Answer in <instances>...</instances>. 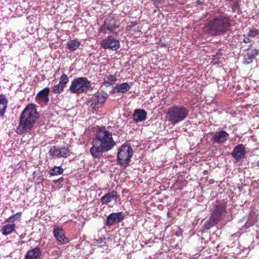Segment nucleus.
I'll list each match as a JSON object with an SVG mask.
<instances>
[{
  "mask_svg": "<svg viewBox=\"0 0 259 259\" xmlns=\"http://www.w3.org/2000/svg\"><path fill=\"white\" fill-rule=\"evenodd\" d=\"M115 145L112 133L107 130L105 126L101 127L93 139L90 153L94 158L100 159L103 157V152L111 150Z\"/></svg>",
  "mask_w": 259,
  "mask_h": 259,
  "instance_id": "1",
  "label": "nucleus"
},
{
  "mask_svg": "<svg viewBox=\"0 0 259 259\" xmlns=\"http://www.w3.org/2000/svg\"><path fill=\"white\" fill-rule=\"evenodd\" d=\"M38 117L36 105L33 103L27 105L20 115L19 124L16 131L17 133L21 135L30 132Z\"/></svg>",
  "mask_w": 259,
  "mask_h": 259,
  "instance_id": "2",
  "label": "nucleus"
},
{
  "mask_svg": "<svg viewBox=\"0 0 259 259\" xmlns=\"http://www.w3.org/2000/svg\"><path fill=\"white\" fill-rule=\"evenodd\" d=\"M231 20L227 14L215 16L208 22L206 28L208 33L213 36L224 34L231 27Z\"/></svg>",
  "mask_w": 259,
  "mask_h": 259,
  "instance_id": "3",
  "label": "nucleus"
},
{
  "mask_svg": "<svg viewBox=\"0 0 259 259\" xmlns=\"http://www.w3.org/2000/svg\"><path fill=\"white\" fill-rule=\"evenodd\" d=\"M189 114V110L181 105H174L168 109L166 117L173 125L184 120Z\"/></svg>",
  "mask_w": 259,
  "mask_h": 259,
  "instance_id": "4",
  "label": "nucleus"
},
{
  "mask_svg": "<svg viewBox=\"0 0 259 259\" xmlns=\"http://www.w3.org/2000/svg\"><path fill=\"white\" fill-rule=\"evenodd\" d=\"M91 86V81L84 77H80L74 79L69 87L71 93L80 94L87 92Z\"/></svg>",
  "mask_w": 259,
  "mask_h": 259,
  "instance_id": "5",
  "label": "nucleus"
},
{
  "mask_svg": "<svg viewBox=\"0 0 259 259\" xmlns=\"http://www.w3.org/2000/svg\"><path fill=\"white\" fill-rule=\"evenodd\" d=\"M133 155V150L130 145H123L119 149L117 160L119 164L127 165Z\"/></svg>",
  "mask_w": 259,
  "mask_h": 259,
  "instance_id": "6",
  "label": "nucleus"
},
{
  "mask_svg": "<svg viewBox=\"0 0 259 259\" xmlns=\"http://www.w3.org/2000/svg\"><path fill=\"white\" fill-rule=\"evenodd\" d=\"M108 97V95L106 92H96L88 101V104L92 109H99L103 106Z\"/></svg>",
  "mask_w": 259,
  "mask_h": 259,
  "instance_id": "7",
  "label": "nucleus"
},
{
  "mask_svg": "<svg viewBox=\"0 0 259 259\" xmlns=\"http://www.w3.org/2000/svg\"><path fill=\"white\" fill-rule=\"evenodd\" d=\"M119 26L115 19L109 17L106 18L104 24L99 28V32L104 34L112 33Z\"/></svg>",
  "mask_w": 259,
  "mask_h": 259,
  "instance_id": "8",
  "label": "nucleus"
},
{
  "mask_svg": "<svg viewBox=\"0 0 259 259\" xmlns=\"http://www.w3.org/2000/svg\"><path fill=\"white\" fill-rule=\"evenodd\" d=\"M226 204L219 203L213 206V210L210 213V217L212 219L219 223L222 219V215L226 213Z\"/></svg>",
  "mask_w": 259,
  "mask_h": 259,
  "instance_id": "9",
  "label": "nucleus"
},
{
  "mask_svg": "<svg viewBox=\"0 0 259 259\" xmlns=\"http://www.w3.org/2000/svg\"><path fill=\"white\" fill-rule=\"evenodd\" d=\"M101 46L102 48L105 49L117 51L120 48V42L118 40L113 36H109L102 41Z\"/></svg>",
  "mask_w": 259,
  "mask_h": 259,
  "instance_id": "10",
  "label": "nucleus"
},
{
  "mask_svg": "<svg viewBox=\"0 0 259 259\" xmlns=\"http://www.w3.org/2000/svg\"><path fill=\"white\" fill-rule=\"evenodd\" d=\"M124 213L122 211L111 213L107 217L106 225L111 226L115 223H120L124 219Z\"/></svg>",
  "mask_w": 259,
  "mask_h": 259,
  "instance_id": "11",
  "label": "nucleus"
},
{
  "mask_svg": "<svg viewBox=\"0 0 259 259\" xmlns=\"http://www.w3.org/2000/svg\"><path fill=\"white\" fill-rule=\"evenodd\" d=\"M246 154V151L245 146L242 144H239L236 146L232 152V157L237 161L244 158Z\"/></svg>",
  "mask_w": 259,
  "mask_h": 259,
  "instance_id": "12",
  "label": "nucleus"
},
{
  "mask_svg": "<svg viewBox=\"0 0 259 259\" xmlns=\"http://www.w3.org/2000/svg\"><path fill=\"white\" fill-rule=\"evenodd\" d=\"M212 135L210 141L217 144L224 143L227 140L229 136L228 133L223 130L215 132Z\"/></svg>",
  "mask_w": 259,
  "mask_h": 259,
  "instance_id": "13",
  "label": "nucleus"
},
{
  "mask_svg": "<svg viewBox=\"0 0 259 259\" xmlns=\"http://www.w3.org/2000/svg\"><path fill=\"white\" fill-rule=\"evenodd\" d=\"M53 235L56 240L62 244H67L69 241L65 237L63 230L61 227L57 226L54 228Z\"/></svg>",
  "mask_w": 259,
  "mask_h": 259,
  "instance_id": "14",
  "label": "nucleus"
},
{
  "mask_svg": "<svg viewBox=\"0 0 259 259\" xmlns=\"http://www.w3.org/2000/svg\"><path fill=\"white\" fill-rule=\"evenodd\" d=\"M118 197L116 191H112L110 192L105 194L101 198V201L103 204H107L109 202L115 200Z\"/></svg>",
  "mask_w": 259,
  "mask_h": 259,
  "instance_id": "15",
  "label": "nucleus"
},
{
  "mask_svg": "<svg viewBox=\"0 0 259 259\" xmlns=\"http://www.w3.org/2000/svg\"><path fill=\"white\" fill-rule=\"evenodd\" d=\"M41 254V251L40 248L36 246L27 252L24 259H40Z\"/></svg>",
  "mask_w": 259,
  "mask_h": 259,
  "instance_id": "16",
  "label": "nucleus"
},
{
  "mask_svg": "<svg viewBox=\"0 0 259 259\" xmlns=\"http://www.w3.org/2000/svg\"><path fill=\"white\" fill-rule=\"evenodd\" d=\"M146 117L147 112L144 109H136L133 114L134 120L136 122L145 120Z\"/></svg>",
  "mask_w": 259,
  "mask_h": 259,
  "instance_id": "17",
  "label": "nucleus"
},
{
  "mask_svg": "<svg viewBox=\"0 0 259 259\" xmlns=\"http://www.w3.org/2000/svg\"><path fill=\"white\" fill-rule=\"evenodd\" d=\"M50 89L46 88L38 92L36 96V100H40L45 103H48L49 101V95Z\"/></svg>",
  "mask_w": 259,
  "mask_h": 259,
  "instance_id": "18",
  "label": "nucleus"
},
{
  "mask_svg": "<svg viewBox=\"0 0 259 259\" xmlns=\"http://www.w3.org/2000/svg\"><path fill=\"white\" fill-rule=\"evenodd\" d=\"M8 101L3 94L0 95V117H4L8 107Z\"/></svg>",
  "mask_w": 259,
  "mask_h": 259,
  "instance_id": "19",
  "label": "nucleus"
},
{
  "mask_svg": "<svg viewBox=\"0 0 259 259\" xmlns=\"http://www.w3.org/2000/svg\"><path fill=\"white\" fill-rule=\"evenodd\" d=\"M131 89V85L127 82H124L116 85L115 88V92L117 93H125Z\"/></svg>",
  "mask_w": 259,
  "mask_h": 259,
  "instance_id": "20",
  "label": "nucleus"
},
{
  "mask_svg": "<svg viewBox=\"0 0 259 259\" xmlns=\"http://www.w3.org/2000/svg\"><path fill=\"white\" fill-rule=\"evenodd\" d=\"M16 225L14 223L8 224L2 227L1 231L3 235H8L11 234L15 229Z\"/></svg>",
  "mask_w": 259,
  "mask_h": 259,
  "instance_id": "21",
  "label": "nucleus"
},
{
  "mask_svg": "<svg viewBox=\"0 0 259 259\" xmlns=\"http://www.w3.org/2000/svg\"><path fill=\"white\" fill-rule=\"evenodd\" d=\"M80 45V42L77 39H74L68 42L67 48L70 51H74L78 48Z\"/></svg>",
  "mask_w": 259,
  "mask_h": 259,
  "instance_id": "22",
  "label": "nucleus"
},
{
  "mask_svg": "<svg viewBox=\"0 0 259 259\" xmlns=\"http://www.w3.org/2000/svg\"><path fill=\"white\" fill-rule=\"evenodd\" d=\"M117 80V79L115 75L110 74L104 78L103 83L106 86H109L113 84Z\"/></svg>",
  "mask_w": 259,
  "mask_h": 259,
  "instance_id": "23",
  "label": "nucleus"
},
{
  "mask_svg": "<svg viewBox=\"0 0 259 259\" xmlns=\"http://www.w3.org/2000/svg\"><path fill=\"white\" fill-rule=\"evenodd\" d=\"M59 150L60 148H57L56 146H52L49 151V156H51L52 157H56L57 158H60Z\"/></svg>",
  "mask_w": 259,
  "mask_h": 259,
  "instance_id": "24",
  "label": "nucleus"
},
{
  "mask_svg": "<svg viewBox=\"0 0 259 259\" xmlns=\"http://www.w3.org/2000/svg\"><path fill=\"white\" fill-rule=\"evenodd\" d=\"M63 171L64 169L61 166H55L49 170V173L51 176H53L62 174Z\"/></svg>",
  "mask_w": 259,
  "mask_h": 259,
  "instance_id": "25",
  "label": "nucleus"
},
{
  "mask_svg": "<svg viewBox=\"0 0 259 259\" xmlns=\"http://www.w3.org/2000/svg\"><path fill=\"white\" fill-rule=\"evenodd\" d=\"M59 151H60V158L61 157L67 158L70 155V150L69 149L68 147H61L60 148Z\"/></svg>",
  "mask_w": 259,
  "mask_h": 259,
  "instance_id": "26",
  "label": "nucleus"
},
{
  "mask_svg": "<svg viewBox=\"0 0 259 259\" xmlns=\"http://www.w3.org/2000/svg\"><path fill=\"white\" fill-rule=\"evenodd\" d=\"M222 50L221 49L219 50L217 53L215 55H213L212 56V62H213V63L214 64H219L221 62L220 59L222 56Z\"/></svg>",
  "mask_w": 259,
  "mask_h": 259,
  "instance_id": "27",
  "label": "nucleus"
},
{
  "mask_svg": "<svg viewBox=\"0 0 259 259\" xmlns=\"http://www.w3.org/2000/svg\"><path fill=\"white\" fill-rule=\"evenodd\" d=\"M21 214L22 212H18L15 214L12 215L6 220V222L13 223L14 221L20 220Z\"/></svg>",
  "mask_w": 259,
  "mask_h": 259,
  "instance_id": "28",
  "label": "nucleus"
},
{
  "mask_svg": "<svg viewBox=\"0 0 259 259\" xmlns=\"http://www.w3.org/2000/svg\"><path fill=\"white\" fill-rule=\"evenodd\" d=\"M218 223L214 221L211 217H209V219L205 222L204 226L205 229H209Z\"/></svg>",
  "mask_w": 259,
  "mask_h": 259,
  "instance_id": "29",
  "label": "nucleus"
},
{
  "mask_svg": "<svg viewBox=\"0 0 259 259\" xmlns=\"http://www.w3.org/2000/svg\"><path fill=\"white\" fill-rule=\"evenodd\" d=\"M69 82V78L67 76V75L66 74H63L59 78V83L61 85L63 86L64 87H66V84Z\"/></svg>",
  "mask_w": 259,
  "mask_h": 259,
  "instance_id": "30",
  "label": "nucleus"
},
{
  "mask_svg": "<svg viewBox=\"0 0 259 259\" xmlns=\"http://www.w3.org/2000/svg\"><path fill=\"white\" fill-rule=\"evenodd\" d=\"M64 88L65 87L58 83L57 84L54 85L52 90L53 93L57 94L62 93L64 91Z\"/></svg>",
  "mask_w": 259,
  "mask_h": 259,
  "instance_id": "31",
  "label": "nucleus"
},
{
  "mask_svg": "<svg viewBox=\"0 0 259 259\" xmlns=\"http://www.w3.org/2000/svg\"><path fill=\"white\" fill-rule=\"evenodd\" d=\"M240 0H235L234 1L231 7L233 12H235L236 11L239 12L240 11Z\"/></svg>",
  "mask_w": 259,
  "mask_h": 259,
  "instance_id": "32",
  "label": "nucleus"
},
{
  "mask_svg": "<svg viewBox=\"0 0 259 259\" xmlns=\"http://www.w3.org/2000/svg\"><path fill=\"white\" fill-rule=\"evenodd\" d=\"M259 34V30L257 29H250L248 35L249 37H254Z\"/></svg>",
  "mask_w": 259,
  "mask_h": 259,
  "instance_id": "33",
  "label": "nucleus"
},
{
  "mask_svg": "<svg viewBox=\"0 0 259 259\" xmlns=\"http://www.w3.org/2000/svg\"><path fill=\"white\" fill-rule=\"evenodd\" d=\"M253 59L254 57L248 53L244 58V63L249 64L252 62Z\"/></svg>",
  "mask_w": 259,
  "mask_h": 259,
  "instance_id": "34",
  "label": "nucleus"
},
{
  "mask_svg": "<svg viewBox=\"0 0 259 259\" xmlns=\"http://www.w3.org/2000/svg\"><path fill=\"white\" fill-rule=\"evenodd\" d=\"M258 54H259V49H254L251 50L250 52V55L252 57H254L255 55H257Z\"/></svg>",
  "mask_w": 259,
  "mask_h": 259,
  "instance_id": "35",
  "label": "nucleus"
},
{
  "mask_svg": "<svg viewBox=\"0 0 259 259\" xmlns=\"http://www.w3.org/2000/svg\"><path fill=\"white\" fill-rule=\"evenodd\" d=\"M243 41L244 43L247 44V43H249L251 41V40L250 39V38L249 37H245L244 38L243 40Z\"/></svg>",
  "mask_w": 259,
  "mask_h": 259,
  "instance_id": "36",
  "label": "nucleus"
},
{
  "mask_svg": "<svg viewBox=\"0 0 259 259\" xmlns=\"http://www.w3.org/2000/svg\"><path fill=\"white\" fill-rule=\"evenodd\" d=\"M63 180V179L62 178H61L59 179H57V180H54L53 182L55 183H57L58 182H62V180Z\"/></svg>",
  "mask_w": 259,
  "mask_h": 259,
  "instance_id": "37",
  "label": "nucleus"
},
{
  "mask_svg": "<svg viewBox=\"0 0 259 259\" xmlns=\"http://www.w3.org/2000/svg\"><path fill=\"white\" fill-rule=\"evenodd\" d=\"M151 1H153L155 3H160L162 0H151Z\"/></svg>",
  "mask_w": 259,
  "mask_h": 259,
  "instance_id": "38",
  "label": "nucleus"
},
{
  "mask_svg": "<svg viewBox=\"0 0 259 259\" xmlns=\"http://www.w3.org/2000/svg\"><path fill=\"white\" fill-rule=\"evenodd\" d=\"M233 0H225V1L226 2H229V1H233Z\"/></svg>",
  "mask_w": 259,
  "mask_h": 259,
  "instance_id": "39",
  "label": "nucleus"
}]
</instances>
